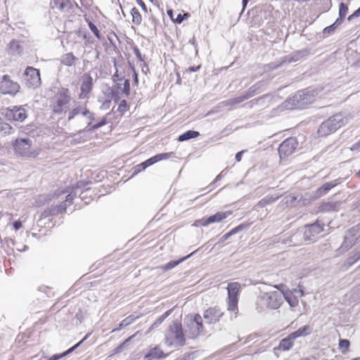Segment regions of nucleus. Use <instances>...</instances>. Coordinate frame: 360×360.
<instances>
[{"mask_svg": "<svg viewBox=\"0 0 360 360\" xmlns=\"http://www.w3.org/2000/svg\"><path fill=\"white\" fill-rule=\"evenodd\" d=\"M316 92L309 88L298 91L289 96L284 103L288 109H303L311 103L316 96Z\"/></svg>", "mask_w": 360, "mask_h": 360, "instance_id": "1", "label": "nucleus"}, {"mask_svg": "<svg viewBox=\"0 0 360 360\" xmlns=\"http://www.w3.org/2000/svg\"><path fill=\"white\" fill-rule=\"evenodd\" d=\"M165 342L169 346L182 347L186 343L182 325L177 321H174L169 326L165 333Z\"/></svg>", "mask_w": 360, "mask_h": 360, "instance_id": "2", "label": "nucleus"}, {"mask_svg": "<svg viewBox=\"0 0 360 360\" xmlns=\"http://www.w3.org/2000/svg\"><path fill=\"white\" fill-rule=\"evenodd\" d=\"M348 119L342 113H337L321 123L318 134L320 136H326L345 125Z\"/></svg>", "mask_w": 360, "mask_h": 360, "instance_id": "3", "label": "nucleus"}, {"mask_svg": "<svg viewBox=\"0 0 360 360\" xmlns=\"http://www.w3.org/2000/svg\"><path fill=\"white\" fill-rule=\"evenodd\" d=\"M11 146L16 155L23 158H35L37 153L32 150V141L29 137L17 138L13 140Z\"/></svg>", "mask_w": 360, "mask_h": 360, "instance_id": "4", "label": "nucleus"}, {"mask_svg": "<svg viewBox=\"0 0 360 360\" xmlns=\"http://www.w3.org/2000/svg\"><path fill=\"white\" fill-rule=\"evenodd\" d=\"M184 324L186 326L185 332L189 338H196L203 330L202 318L198 314H195L193 317L185 319Z\"/></svg>", "mask_w": 360, "mask_h": 360, "instance_id": "5", "label": "nucleus"}, {"mask_svg": "<svg viewBox=\"0 0 360 360\" xmlns=\"http://www.w3.org/2000/svg\"><path fill=\"white\" fill-rule=\"evenodd\" d=\"M71 100L70 91L66 88L60 89L55 96V103L53 106V112L60 115L65 111L68 105Z\"/></svg>", "mask_w": 360, "mask_h": 360, "instance_id": "6", "label": "nucleus"}, {"mask_svg": "<svg viewBox=\"0 0 360 360\" xmlns=\"http://www.w3.org/2000/svg\"><path fill=\"white\" fill-rule=\"evenodd\" d=\"M240 284L237 282L230 283L227 287L228 291V310L235 313L236 318L238 311V303Z\"/></svg>", "mask_w": 360, "mask_h": 360, "instance_id": "7", "label": "nucleus"}, {"mask_svg": "<svg viewBox=\"0 0 360 360\" xmlns=\"http://www.w3.org/2000/svg\"><path fill=\"white\" fill-rule=\"evenodd\" d=\"M20 86L16 82L13 81L8 75H4L0 79V92L4 95L15 96L19 92Z\"/></svg>", "mask_w": 360, "mask_h": 360, "instance_id": "8", "label": "nucleus"}, {"mask_svg": "<svg viewBox=\"0 0 360 360\" xmlns=\"http://www.w3.org/2000/svg\"><path fill=\"white\" fill-rule=\"evenodd\" d=\"M298 146V142L295 137H289L285 139L278 147V154L281 159L292 155Z\"/></svg>", "mask_w": 360, "mask_h": 360, "instance_id": "9", "label": "nucleus"}, {"mask_svg": "<svg viewBox=\"0 0 360 360\" xmlns=\"http://www.w3.org/2000/svg\"><path fill=\"white\" fill-rule=\"evenodd\" d=\"M26 86L28 88L36 89L41 84L39 70L27 67L24 72Z\"/></svg>", "mask_w": 360, "mask_h": 360, "instance_id": "10", "label": "nucleus"}, {"mask_svg": "<svg viewBox=\"0 0 360 360\" xmlns=\"http://www.w3.org/2000/svg\"><path fill=\"white\" fill-rule=\"evenodd\" d=\"M5 117L8 120L23 122L27 117L25 109L22 106H13L5 109Z\"/></svg>", "mask_w": 360, "mask_h": 360, "instance_id": "11", "label": "nucleus"}, {"mask_svg": "<svg viewBox=\"0 0 360 360\" xmlns=\"http://www.w3.org/2000/svg\"><path fill=\"white\" fill-rule=\"evenodd\" d=\"M232 214L231 211L218 212L207 218H202L195 221V226H207L211 224L219 222Z\"/></svg>", "mask_w": 360, "mask_h": 360, "instance_id": "12", "label": "nucleus"}, {"mask_svg": "<svg viewBox=\"0 0 360 360\" xmlns=\"http://www.w3.org/2000/svg\"><path fill=\"white\" fill-rule=\"evenodd\" d=\"M323 231V226L319 222L307 224L304 227L303 238L304 240L314 241Z\"/></svg>", "mask_w": 360, "mask_h": 360, "instance_id": "13", "label": "nucleus"}, {"mask_svg": "<svg viewBox=\"0 0 360 360\" xmlns=\"http://www.w3.org/2000/svg\"><path fill=\"white\" fill-rule=\"evenodd\" d=\"M224 312L219 307H209L204 311L203 318L208 324L216 323L219 321Z\"/></svg>", "mask_w": 360, "mask_h": 360, "instance_id": "14", "label": "nucleus"}, {"mask_svg": "<svg viewBox=\"0 0 360 360\" xmlns=\"http://www.w3.org/2000/svg\"><path fill=\"white\" fill-rule=\"evenodd\" d=\"M266 306L272 309L280 307L283 303V294L281 292L274 291L266 293Z\"/></svg>", "mask_w": 360, "mask_h": 360, "instance_id": "15", "label": "nucleus"}, {"mask_svg": "<svg viewBox=\"0 0 360 360\" xmlns=\"http://www.w3.org/2000/svg\"><path fill=\"white\" fill-rule=\"evenodd\" d=\"M93 77L89 73H85L82 77V84L80 86V98H89V94L93 89Z\"/></svg>", "mask_w": 360, "mask_h": 360, "instance_id": "16", "label": "nucleus"}, {"mask_svg": "<svg viewBox=\"0 0 360 360\" xmlns=\"http://www.w3.org/2000/svg\"><path fill=\"white\" fill-rule=\"evenodd\" d=\"M355 228L352 227L347 231L345 236L344 241L340 248L342 252H346L351 249L356 243L358 237L355 234Z\"/></svg>", "mask_w": 360, "mask_h": 360, "instance_id": "17", "label": "nucleus"}, {"mask_svg": "<svg viewBox=\"0 0 360 360\" xmlns=\"http://www.w3.org/2000/svg\"><path fill=\"white\" fill-rule=\"evenodd\" d=\"M342 182V178L334 179L331 181H328L323 184L321 186L318 188L315 192V198H321L328 193L333 188L340 184Z\"/></svg>", "mask_w": 360, "mask_h": 360, "instance_id": "18", "label": "nucleus"}, {"mask_svg": "<svg viewBox=\"0 0 360 360\" xmlns=\"http://www.w3.org/2000/svg\"><path fill=\"white\" fill-rule=\"evenodd\" d=\"M167 354L163 352L160 347L159 346H155L148 350V352L144 355L143 359L144 360H155L165 358Z\"/></svg>", "mask_w": 360, "mask_h": 360, "instance_id": "19", "label": "nucleus"}, {"mask_svg": "<svg viewBox=\"0 0 360 360\" xmlns=\"http://www.w3.org/2000/svg\"><path fill=\"white\" fill-rule=\"evenodd\" d=\"M308 52L309 51L307 49L294 51L290 55L285 56L283 59V62L290 63L298 61L300 59L307 56Z\"/></svg>", "mask_w": 360, "mask_h": 360, "instance_id": "20", "label": "nucleus"}, {"mask_svg": "<svg viewBox=\"0 0 360 360\" xmlns=\"http://www.w3.org/2000/svg\"><path fill=\"white\" fill-rule=\"evenodd\" d=\"M173 155V153H160L157 154L149 159L146 160L143 162L145 163V165L146 167H148L149 166L153 165V164L162 160H166L172 157Z\"/></svg>", "mask_w": 360, "mask_h": 360, "instance_id": "21", "label": "nucleus"}, {"mask_svg": "<svg viewBox=\"0 0 360 360\" xmlns=\"http://www.w3.org/2000/svg\"><path fill=\"white\" fill-rule=\"evenodd\" d=\"M264 82L260 81L250 86L248 90L243 94L246 99L253 97L257 93L261 92Z\"/></svg>", "mask_w": 360, "mask_h": 360, "instance_id": "22", "label": "nucleus"}, {"mask_svg": "<svg viewBox=\"0 0 360 360\" xmlns=\"http://www.w3.org/2000/svg\"><path fill=\"white\" fill-rule=\"evenodd\" d=\"M360 259V251L354 250L349 257L345 262L343 266L349 268Z\"/></svg>", "mask_w": 360, "mask_h": 360, "instance_id": "23", "label": "nucleus"}, {"mask_svg": "<svg viewBox=\"0 0 360 360\" xmlns=\"http://www.w3.org/2000/svg\"><path fill=\"white\" fill-rule=\"evenodd\" d=\"M78 59L74 56L72 53H68L65 54H63L60 58V63L68 66L70 67L75 65L76 60Z\"/></svg>", "mask_w": 360, "mask_h": 360, "instance_id": "24", "label": "nucleus"}, {"mask_svg": "<svg viewBox=\"0 0 360 360\" xmlns=\"http://www.w3.org/2000/svg\"><path fill=\"white\" fill-rule=\"evenodd\" d=\"M295 338H292L291 334H290L288 337L282 339L278 345V349L282 351H288L290 348H292Z\"/></svg>", "mask_w": 360, "mask_h": 360, "instance_id": "25", "label": "nucleus"}, {"mask_svg": "<svg viewBox=\"0 0 360 360\" xmlns=\"http://www.w3.org/2000/svg\"><path fill=\"white\" fill-rule=\"evenodd\" d=\"M22 51V46L18 41L13 39L8 46V52L11 55H19Z\"/></svg>", "mask_w": 360, "mask_h": 360, "instance_id": "26", "label": "nucleus"}, {"mask_svg": "<svg viewBox=\"0 0 360 360\" xmlns=\"http://www.w3.org/2000/svg\"><path fill=\"white\" fill-rule=\"evenodd\" d=\"M311 330H312V329H311V326L306 325V326H304L300 328L299 329H297V330H295V332H293L290 334H291L292 338L296 339L297 338L304 337V336H307V335L311 334Z\"/></svg>", "mask_w": 360, "mask_h": 360, "instance_id": "27", "label": "nucleus"}, {"mask_svg": "<svg viewBox=\"0 0 360 360\" xmlns=\"http://www.w3.org/2000/svg\"><path fill=\"white\" fill-rule=\"evenodd\" d=\"M195 252V251L191 252L188 255L178 260H172V261L167 262V264H165V265H163L162 266H161V269H163L164 271L170 270V269H173L174 267L176 266L177 265H179L182 262H184L186 259H187L188 258H189L190 257H191Z\"/></svg>", "mask_w": 360, "mask_h": 360, "instance_id": "28", "label": "nucleus"}, {"mask_svg": "<svg viewBox=\"0 0 360 360\" xmlns=\"http://www.w3.org/2000/svg\"><path fill=\"white\" fill-rule=\"evenodd\" d=\"M338 203L335 202H323L318 207L319 211L321 212H328L336 210Z\"/></svg>", "mask_w": 360, "mask_h": 360, "instance_id": "29", "label": "nucleus"}, {"mask_svg": "<svg viewBox=\"0 0 360 360\" xmlns=\"http://www.w3.org/2000/svg\"><path fill=\"white\" fill-rule=\"evenodd\" d=\"M200 135V133L197 131L194 130H188L182 134L179 135L178 137L179 141H185L191 139H194L198 137Z\"/></svg>", "mask_w": 360, "mask_h": 360, "instance_id": "30", "label": "nucleus"}, {"mask_svg": "<svg viewBox=\"0 0 360 360\" xmlns=\"http://www.w3.org/2000/svg\"><path fill=\"white\" fill-rule=\"evenodd\" d=\"M53 3V8H57L61 11H67L70 8L69 0H52Z\"/></svg>", "mask_w": 360, "mask_h": 360, "instance_id": "31", "label": "nucleus"}, {"mask_svg": "<svg viewBox=\"0 0 360 360\" xmlns=\"http://www.w3.org/2000/svg\"><path fill=\"white\" fill-rule=\"evenodd\" d=\"M13 131V127L8 123H6L4 119L0 117V132L6 134H11Z\"/></svg>", "mask_w": 360, "mask_h": 360, "instance_id": "32", "label": "nucleus"}, {"mask_svg": "<svg viewBox=\"0 0 360 360\" xmlns=\"http://www.w3.org/2000/svg\"><path fill=\"white\" fill-rule=\"evenodd\" d=\"M268 95L266 94V95H264V96H262L260 97H258L257 98H254L245 103H244L242 107L243 108H252L255 105H258V104H261L263 101H264V98L265 97H266Z\"/></svg>", "mask_w": 360, "mask_h": 360, "instance_id": "33", "label": "nucleus"}, {"mask_svg": "<svg viewBox=\"0 0 360 360\" xmlns=\"http://www.w3.org/2000/svg\"><path fill=\"white\" fill-rule=\"evenodd\" d=\"M131 14L132 15V22L136 25H139L142 22V17L139 10L136 7L132 8Z\"/></svg>", "mask_w": 360, "mask_h": 360, "instance_id": "34", "label": "nucleus"}, {"mask_svg": "<svg viewBox=\"0 0 360 360\" xmlns=\"http://www.w3.org/2000/svg\"><path fill=\"white\" fill-rule=\"evenodd\" d=\"M58 214H60L58 210V207L57 205H52L50 207L45 210L43 213L41 214L42 217H52L58 215Z\"/></svg>", "mask_w": 360, "mask_h": 360, "instance_id": "35", "label": "nucleus"}, {"mask_svg": "<svg viewBox=\"0 0 360 360\" xmlns=\"http://www.w3.org/2000/svg\"><path fill=\"white\" fill-rule=\"evenodd\" d=\"M106 123H107V120H106V118H105V117H103V118L101 119V120L99 122H98V123H96V124H94L91 125V127H89V128H88V127H85L84 129L80 130V131H79V133H81V132H82V131H95V130L98 129V128H100V127H101L104 126L105 124H106Z\"/></svg>", "mask_w": 360, "mask_h": 360, "instance_id": "36", "label": "nucleus"}, {"mask_svg": "<svg viewBox=\"0 0 360 360\" xmlns=\"http://www.w3.org/2000/svg\"><path fill=\"white\" fill-rule=\"evenodd\" d=\"M172 311V309L167 310L162 315L159 316L156 319V321L151 325L150 328L152 329L159 326L164 321V320L171 314Z\"/></svg>", "mask_w": 360, "mask_h": 360, "instance_id": "37", "label": "nucleus"}, {"mask_svg": "<svg viewBox=\"0 0 360 360\" xmlns=\"http://www.w3.org/2000/svg\"><path fill=\"white\" fill-rule=\"evenodd\" d=\"M283 297H285V300L291 307H295L298 304L299 300L297 297L292 293L283 295Z\"/></svg>", "mask_w": 360, "mask_h": 360, "instance_id": "38", "label": "nucleus"}, {"mask_svg": "<svg viewBox=\"0 0 360 360\" xmlns=\"http://www.w3.org/2000/svg\"><path fill=\"white\" fill-rule=\"evenodd\" d=\"M245 100L247 99L245 98V96L243 94L238 97L228 99L224 102V103L226 105L232 106L233 105L240 103Z\"/></svg>", "mask_w": 360, "mask_h": 360, "instance_id": "39", "label": "nucleus"}, {"mask_svg": "<svg viewBox=\"0 0 360 360\" xmlns=\"http://www.w3.org/2000/svg\"><path fill=\"white\" fill-rule=\"evenodd\" d=\"M278 198V196L274 197L272 195H266L259 202L258 205L259 207H264L266 205L275 202Z\"/></svg>", "mask_w": 360, "mask_h": 360, "instance_id": "40", "label": "nucleus"}, {"mask_svg": "<svg viewBox=\"0 0 360 360\" xmlns=\"http://www.w3.org/2000/svg\"><path fill=\"white\" fill-rule=\"evenodd\" d=\"M136 318H137V316H134L133 315L127 316V318H125L120 322V323L119 325V328L114 329L113 331L120 330V329L132 323Z\"/></svg>", "mask_w": 360, "mask_h": 360, "instance_id": "41", "label": "nucleus"}, {"mask_svg": "<svg viewBox=\"0 0 360 360\" xmlns=\"http://www.w3.org/2000/svg\"><path fill=\"white\" fill-rule=\"evenodd\" d=\"M250 224L249 223H243L237 226L236 227L232 229L230 231L233 235L236 234L245 229H248L250 226Z\"/></svg>", "mask_w": 360, "mask_h": 360, "instance_id": "42", "label": "nucleus"}, {"mask_svg": "<svg viewBox=\"0 0 360 360\" xmlns=\"http://www.w3.org/2000/svg\"><path fill=\"white\" fill-rule=\"evenodd\" d=\"M350 345V342L347 339H340L339 347L342 350V353L346 352Z\"/></svg>", "mask_w": 360, "mask_h": 360, "instance_id": "43", "label": "nucleus"}, {"mask_svg": "<svg viewBox=\"0 0 360 360\" xmlns=\"http://www.w3.org/2000/svg\"><path fill=\"white\" fill-rule=\"evenodd\" d=\"M88 25H89V29L91 30V31L96 36V37L98 39H101L102 38V36L100 33V31L97 28V27L92 22H89Z\"/></svg>", "mask_w": 360, "mask_h": 360, "instance_id": "44", "label": "nucleus"}, {"mask_svg": "<svg viewBox=\"0 0 360 360\" xmlns=\"http://www.w3.org/2000/svg\"><path fill=\"white\" fill-rule=\"evenodd\" d=\"M190 17V14L188 13H186L184 14L179 13L177 14L176 17L174 19V22L180 24L185 19H187Z\"/></svg>", "mask_w": 360, "mask_h": 360, "instance_id": "45", "label": "nucleus"}, {"mask_svg": "<svg viewBox=\"0 0 360 360\" xmlns=\"http://www.w3.org/2000/svg\"><path fill=\"white\" fill-rule=\"evenodd\" d=\"M348 12V6L346 4L341 2L339 5V15L345 18Z\"/></svg>", "mask_w": 360, "mask_h": 360, "instance_id": "46", "label": "nucleus"}, {"mask_svg": "<svg viewBox=\"0 0 360 360\" xmlns=\"http://www.w3.org/2000/svg\"><path fill=\"white\" fill-rule=\"evenodd\" d=\"M122 81H124L123 83V89L122 90V93L125 94L127 96H128L130 94V82L128 79H124Z\"/></svg>", "mask_w": 360, "mask_h": 360, "instance_id": "47", "label": "nucleus"}, {"mask_svg": "<svg viewBox=\"0 0 360 360\" xmlns=\"http://www.w3.org/2000/svg\"><path fill=\"white\" fill-rule=\"evenodd\" d=\"M82 108L80 106L73 108L69 112L68 120H72L76 115L82 112Z\"/></svg>", "mask_w": 360, "mask_h": 360, "instance_id": "48", "label": "nucleus"}, {"mask_svg": "<svg viewBox=\"0 0 360 360\" xmlns=\"http://www.w3.org/2000/svg\"><path fill=\"white\" fill-rule=\"evenodd\" d=\"M146 166L145 165V163L142 162L141 163L137 165L134 167L133 171V175L137 174L138 173L141 172V171H143L146 169Z\"/></svg>", "mask_w": 360, "mask_h": 360, "instance_id": "49", "label": "nucleus"}, {"mask_svg": "<svg viewBox=\"0 0 360 360\" xmlns=\"http://www.w3.org/2000/svg\"><path fill=\"white\" fill-rule=\"evenodd\" d=\"M77 191H72L67 196L65 199V202L68 203V205H71L73 202V200L77 196Z\"/></svg>", "mask_w": 360, "mask_h": 360, "instance_id": "50", "label": "nucleus"}, {"mask_svg": "<svg viewBox=\"0 0 360 360\" xmlns=\"http://www.w3.org/2000/svg\"><path fill=\"white\" fill-rule=\"evenodd\" d=\"M110 94H111V98L114 100V101L115 103H117L118 101L120 100V96H119V92L117 90H115L113 88L112 89H110Z\"/></svg>", "mask_w": 360, "mask_h": 360, "instance_id": "51", "label": "nucleus"}, {"mask_svg": "<svg viewBox=\"0 0 360 360\" xmlns=\"http://www.w3.org/2000/svg\"><path fill=\"white\" fill-rule=\"evenodd\" d=\"M127 103L126 100H122L118 105L117 110L120 112H124L127 110Z\"/></svg>", "mask_w": 360, "mask_h": 360, "instance_id": "52", "label": "nucleus"}, {"mask_svg": "<svg viewBox=\"0 0 360 360\" xmlns=\"http://www.w3.org/2000/svg\"><path fill=\"white\" fill-rule=\"evenodd\" d=\"M336 28H337L336 26L333 23L332 25L325 27L323 29V32L324 34H330L333 33L335 30Z\"/></svg>", "mask_w": 360, "mask_h": 360, "instance_id": "53", "label": "nucleus"}, {"mask_svg": "<svg viewBox=\"0 0 360 360\" xmlns=\"http://www.w3.org/2000/svg\"><path fill=\"white\" fill-rule=\"evenodd\" d=\"M88 185H89L88 182L79 181L76 184V189L80 188V189L87 191L89 188V187H87Z\"/></svg>", "mask_w": 360, "mask_h": 360, "instance_id": "54", "label": "nucleus"}, {"mask_svg": "<svg viewBox=\"0 0 360 360\" xmlns=\"http://www.w3.org/2000/svg\"><path fill=\"white\" fill-rule=\"evenodd\" d=\"M68 202L65 201L62 202L60 205H57L60 214H64L66 212Z\"/></svg>", "mask_w": 360, "mask_h": 360, "instance_id": "55", "label": "nucleus"}, {"mask_svg": "<svg viewBox=\"0 0 360 360\" xmlns=\"http://www.w3.org/2000/svg\"><path fill=\"white\" fill-rule=\"evenodd\" d=\"M82 345V342H77L76 345H75L74 346H72V347L69 348L68 350H66L65 352H64L63 353V356H67L68 354H70L71 352H72L76 348H77L79 346H80Z\"/></svg>", "mask_w": 360, "mask_h": 360, "instance_id": "56", "label": "nucleus"}, {"mask_svg": "<svg viewBox=\"0 0 360 360\" xmlns=\"http://www.w3.org/2000/svg\"><path fill=\"white\" fill-rule=\"evenodd\" d=\"M133 51L135 54V56H136V58L140 60V61H143V58H142V56H141V51L139 49V48L136 46H134L133 47Z\"/></svg>", "mask_w": 360, "mask_h": 360, "instance_id": "57", "label": "nucleus"}, {"mask_svg": "<svg viewBox=\"0 0 360 360\" xmlns=\"http://www.w3.org/2000/svg\"><path fill=\"white\" fill-rule=\"evenodd\" d=\"M285 62H283V60L278 63H276V62H273V63H270L269 64H268V67H269V70H276V68H279L280 66H281V65L283 63H284Z\"/></svg>", "mask_w": 360, "mask_h": 360, "instance_id": "58", "label": "nucleus"}, {"mask_svg": "<svg viewBox=\"0 0 360 360\" xmlns=\"http://www.w3.org/2000/svg\"><path fill=\"white\" fill-rule=\"evenodd\" d=\"M360 16V7L357 8L352 14H351L348 18L347 20L349 21H351L353 18H357Z\"/></svg>", "mask_w": 360, "mask_h": 360, "instance_id": "59", "label": "nucleus"}, {"mask_svg": "<svg viewBox=\"0 0 360 360\" xmlns=\"http://www.w3.org/2000/svg\"><path fill=\"white\" fill-rule=\"evenodd\" d=\"M131 70L133 71V82H134V84L137 85L139 84V77H138V73L136 71L134 67H131Z\"/></svg>", "mask_w": 360, "mask_h": 360, "instance_id": "60", "label": "nucleus"}, {"mask_svg": "<svg viewBox=\"0 0 360 360\" xmlns=\"http://www.w3.org/2000/svg\"><path fill=\"white\" fill-rule=\"evenodd\" d=\"M352 151H360V139L354 143L350 148Z\"/></svg>", "mask_w": 360, "mask_h": 360, "instance_id": "61", "label": "nucleus"}, {"mask_svg": "<svg viewBox=\"0 0 360 360\" xmlns=\"http://www.w3.org/2000/svg\"><path fill=\"white\" fill-rule=\"evenodd\" d=\"M112 79L115 82H117V81L119 82H122L123 79H124V77H119V75H118V70L116 68V72H115V74L112 75Z\"/></svg>", "mask_w": 360, "mask_h": 360, "instance_id": "62", "label": "nucleus"}, {"mask_svg": "<svg viewBox=\"0 0 360 360\" xmlns=\"http://www.w3.org/2000/svg\"><path fill=\"white\" fill-rule=\"evenodd\" d=\"M345 18L340 16L336 19V20L333 22V24L338 27L340 26L344 21Z\"/></svg>", "mask_w": 360, "mask_h": 360, "instance_id": "63", "label": "nucleus"}, {"mask_svg": "<svg viewBox=\"0 0 360 360\" xmlns=\"http://www.w3.org/2000/svg\"><path fill=\"white\" fill-rule=\"evenodd\" d=\"M13 226L15 230L18 231L19 230L22 226V222L20 220L15 221L13 223Z\"/></svg>", "mask_w": 360, "mask_h": 360, "instance_id": "64", "label": "nucleus"}]
</instances>
